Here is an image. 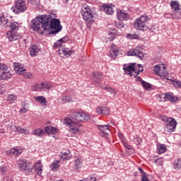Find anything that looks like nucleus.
Wrapping results in <instances>:
<instances>
[{"instance_id":"5701e85b","label":"nucleus","mask_w":181,"mask_h":181,"mask_svg":"<svg viewBox=\"0 0 181 181\" xmlns=\"http://www.w3.org/2000/svg\"><path fill=\"white\" fill-rule=\"evenodd\" d=\"M165 18L179 20L181 18V11H174L172 14H165Z\"/></svg>"},{"instance_id":"49530a36","label":"nucleus","mask_w":181,"mask_h":181,"mask_svg":"<svg viewBox=\"0 0 181 181\" xmlns=\"http://www.w3.org/2000/svg\"><path fill=\"white\" fill-rule=\"evenodd\" d=\"M127 39H138V35L136 34H127L126 36Z\"/></svg>"},{"instance_id":"c03bdc74","label":"nucleus","mask_w":181,"mask_h":181,"mask_svg":"<svg viewBox=\"0 0 181 181\" xmlns=\"http://www.w3.org/2000/svg\"><path fill=\"white\" fill-rule=\"evenodd\" d=\"M6 170H8V168L6 165H1L0 166V172H1L2 175H5L6 173Z\"/></svg>"},{"instance_id":"f03ea898","label":"nucleus","mask_w":181,"mask_h":181,"mask_svg":"<svg viewBox=\"0 0 181 181\" xmlns=\"http://www.w3.org/2000/svg\"><path fill=\"white\" fill-rule=\"evenodd\" d=\"M72 115H69L64 119V124L69 126V132L73 134H78L80 132V127L83 121H88L90 119V115L84 112H76L71 110Z\"/></svg>"},{"instance_id":"473e14b6","label":"nucleus","mask_w":181,"mask_h":181,"mask_svg":"<svg viewBox=\"0 0 181 181\" xmlns=\"http://www.w3.org/2000/svg\"><path fill=\"white\" fill-rule=\"evenodd\" d=\"M34 99L40 104H46V103H47V100H46L45 96H36Z\"/></svg>"},{"instance_id":"79ce46f5","label":"nucleus","mask_w":181,"mask_h":181,"mask_svg":"<svg viewBox=\"0 0 181 181\" xmlns=\"http://www.w3.org/2000/svg\"><path fill=\"white\" fill-rule=\"evenodd\" d=\"M119 53V49H112V52H110L111 57H112L115 56V57H118V54Z\"/></svg>"},{"instance_id":"864d4df0","label":"nucleus","mask_w":181,"mask_h":181,"mask_svg":"<svg viewBox=\"0 0 181 181\" xmlns=\"http://www.w3.org/2000/svg\"><path fill=\"white\" fill-rule=\"evenodd\" d=\"M155 163H156L158 166H160L163 165V160H162V158H158L155 160Z\"/></svg>"},{"instance_id":"39448f33","label":"nucleus","mask_w":181,"mask_h":181,"mask_svg":"<svg viewBox=\"0 0 181 181\" xmlns=\"http://www.w3.org/2000/svg\"><path fill=\"white\" fill-rule=\"evenodd\" d=\"M161 119L163 121V122H165V126L164 127L165 131L167 132H175L176 126L177 125V122H176V119L172 117H168L166 116H163Z\"/></svg>"},{"instance_id":"20e7f679","label":"nucleus","mask_w":181,"mask_h":181,"mask_svg":"<svg viewBox=\"0 0 181 181\" xmlns=\"http://www.w3.org/2000/svg\"><path fill=\"white\" fill-rule=\"evenodd\" d=\"M81 13L86 25H88L94 23V16H93V12L91 11L90 6L86 4L83 5Z\"/></svg>"},{"instance_id":"c756f323","label":"nucleus","mask_w":181,"mask_h":181,"mask_svg":"<svg viewBox=\"0 0 181 181\" xmlns=\"http://www.w3.org/2000/svg\"><path fill=\"white\" fill-rule=\"evenodd\" d=\"M61 159H62V160H69V159H71V153H70V151L67 150L64 152L62 155Z\"/></svg>"},{"instance_id":"f3484780","label":"nucleus","mask_w":181,"mask_h":181,"mask_svg":"<svg viewBox=\"0 0 181 181\" xmlns=\"http://www.w3.org/2000/svg\"><path fill=\"white\" fill-rule=\"evenodd\" d=\"M96 112L100 115H110V109L105 106H100L96 108Z\"/></svg>"},{"instance_id":"f257e3e1","label":"nucleus","mask_w":181,"mask_h":181,"mask_svg":"<svg viewBox=\"0 0 181 181\" xmlns=\"http://www.w3.org/2000/svg\"><path fill=\"white\" fill-rule=\"evenodd\" d=\"M32 28L35 32L42 34L46 30H49L51 35H56L62 30L60 20L52 18L50 16L42 15L32 20Z\"/></svg>"},{"instance_id":"8fccbe9b","label":"nucleus","mask_w":181,"mask_h":181,"mask_svg":"<svg viewBox=\"0 0 181 181\" xmlns=\"http://www.w3.org/2000/svg\"><path fill=\"white\" fill-rule=\"evenodd\" d=\"M141 84L146 90H148V88H151V83H148L147 82H145L144 81H142Z\"/></svg>"},{"instance_id":"6e6552de","label":"nucleus","mask_w":181,"mask_h":181,"mask_svg":"<svg viewBox=\"0 0 181 181\" xmlns=\"http://www.w3.org/2000/svg\"><path fill=\"white\" fill-rule=\"evenodd\" d=\"M154 73L160 77H166L168 76V70L165 64L156 65L153 68Z\"/></svg>"},{"instance_id":"09e8293b","label":"nucleus","mask_w":181,"mask_h":181,"mask_svg":"<svg viewBox=\"0 0 181 181\" xmlns=\"http://www.w3.org/2000/svg\"><path fill=\"white\" fill-rule=\"evenodd\" d=\"M9 69V66L5 65L4 64L0 63V71H5Z\"/></svg>"},{"instance_id":"0eeeda50","label":"nucleus","mask_w":181,"mask_h":181,"mask_svg":"<svg viewBox=\"0 0 181 181\" xmlns=\"http://www.w3.org/2000/svg\"><path fill=\"white\" fill-rule=\"evenodd\" d=\"M144 48L141 47H137L134 49H131L129 51L127 52V55L129 56H136V57H139V59H144L145 57V55L144 54Z\"/></svg>"},{"instance_id":"680f3d73","label":"nucleus","mask_w":181,"mask_h":181,"mask_svg":"<svg viewBox=\"0 0 181 181\" xmlns=\"http://www.w3.org/2000/svg\"><path fill=\"white\" fill-rule=\"evenodd\" d=\"M124 146H125V148H127V149H131V146L128 145L127 143L124 144Z\"/></svg>"},{"instance_id":"bb28decb","label":"nucleus","mask_w":181,"mask_h":181,"mask_svg":"<svg viewBox=\"0 0 181 181\" xmlns=\"http://www.w3.org/2000/svg\"><path fill=\"white\" fill-rule=\"evenodd\" d=\"M141 71H144V66H142V65L139 64L137 65V66L134 65L133 74L135 73V74H134L133 76H134V77H136Z\"/></svg>"},{"instance_id":"ea45409f","label":"nucleus","mask_w":181,"mask_h":181,"mask_svg":"<svg viewBox=\"0 0 181 181\" xmlns=\"http://www.w3.org/2000/svg\"><path fill=\"white\" fill-rule=\"evenodd\" d=\"M105 90L107 91L108 93H110V94H117V90L112 88V87H110V86L107 85L105 88Z\"/></svg>"},{"instance_id":"7ed1b4c3","label":"nucleus","mask_w":181,"mask_h":181,"mask_svg":"<svg viewBox=\"0 0 181 181\" xmlns=\"http://www.w3.org/2000/svg\"><path fill=\"white\" fill-rule=\"evenodd\" d=\"M149 21H151V18L148 16H141L140 18H136L134 20L135 29L137 30H142V32H146V30L149 29V30H152V32H153L155 28H150L148 25H146Z\"/></svg>"},{"instance_id":"9b49d317","label":"nucleus","mask_w":181,"mask_h":181,"mask_svg":"<svg viewBox=\"0 0 181 181\" xmlns=\"http://www.w3.org/2000/svg\"><path fill=\"white\" fill-rule=\"evenodd\" d=\"M117 18L118 21H128L129 19V13L121 9L117 11Z\"/></svg>"},{"instance_id":"4468645a","label":"nucleus","mask_w":181,"mask_h":181,"mask_svg":"<svg viewBox=\"0 0 181 181\" xmlns=\"http://www.w3.org/2000/svg\"><path fill=\"white\" fill-rule=\"evenodd\" d=\"M22 152H23V151L21 147H16L7 151V155H11V156H19V155H21Z\"/></svg>"},{"instance_id":"e433bc0d","label":"nucleus","mask_w":181,"mask_h":181,"mask_svg":"<svg viewBox=\"0 0 181 181\" xmlns=\"http://www.w3.org/2000/svg\"><path fill=\"white\" fill-rule=\"evenodd\" d=\"M45 134L43 129H37L33 132V135H37V136H42Z\"/></svg>"},{"instance_id":"f704fd0d","label":"nucleus","mask_w":181,"mask_h":181,"mask_svg":"<svg viewBox=\"0 0 181 181\" xmlns=\"http://www.w3.org/2000/svg\"><path fill=\"white\" fill-rule=\"evenodd\" d=\"M9 21L5 16H0V26L3 25V26H8Z\"/></svg>"},{"instance_id":"cd10ccee","label":"nucleus","mask_w":181,"mask_h":181,"mask_svg":"<svg viewBox=\"0 0 181 181\" xmlns=\"http://www.w3.org/2000/svg\"><path fill=\"white\" fill-rule=\"evenodd\" d=\"M12 74H11V71H9V68L6 70V71H4L0 77L1 78H2V80H8V78H11Z\"/></svg>"},{"instance_id":"dca6fc26","label":"nucleus","mask_w":181,"mask_h":181,"mask_svg":"<svg viewBox=\"0 0 181 181\" xmlns=\"http://www.w3.org/2000/svg\"><path fill=\"white\" fill-rule=\"evenodd\" d=\"M6 35L10 42H13V40H18V39L21 38V35L15 33V31H8Z\"/></svg>"},{"instance_id":"aec40b11","label":"nucleus","mask_w":181,"mask_h":181,"mask_svg":"<svg viewBox=\"0 0 181 181\" xmlns=\"http://www.w3.org/2000/svg\"><path fill=\"white\" fill-rule=\"evenodd\" d=\"M40 52V48L35 45H33L30 47V54L32 57L37 56V53Z\"/></svg>"},{"instance_id":"1a4fd4ad","label":"nucleus","mask_w":181,"mask_h":181,"mask_svg":"<svg viewBox=\"0 0 181 181\" xmlns=\"http://www.w3.org/2000/svg\"><path fill=\"white\" fill-rule=\"evenodd\" d=\"M14 70L18 74L23 76L25 78H32L33 76L29 72H26V69L16 66Z\"/></svg>"},{"instance_id":"9d476101","label":"nucleus","mask_w":181,"mask_h":181,"mask_svg":"<svg viewBox=\"0 0 181 181\" xmlns=\"http://www.w3.org/2000/svg\"><path fill=\"white\" fill-rule=\"evenodd\" d=\"M59 54L61 57H70V56L74 54V50L61 47L59 49Z\"/></svg>"},{"instance_id":"2eb2a0df","label":"nucleus","mask_w":181,"mask_h":181,"mask_svg":"<svg viewBox=\"0 0 181 181\" xmlns=\"http://www.w3.org/2000/svg\"><path fill=\"white\" fill-rule=\"evenodd\" d=\"M93 81L95 82V84L97 87H101L100 86V80H101V78H103V73L100 72V71H95L93 73Z\"/></svg>"},{"instance_id":"2f4dec72","label":"nucleus","mask_w":181,"mask_h":181,"mask_svg":"<svg viewBox=\"0 0 181 181\" xmlns=\"http://www.w3.org/2000/svg\"><path fill=\"white\" fill-rule=\"evenodd\" d=\"M18 100V96L16 95L11 94L7 96V101L10 103V104H13L15 101Z\"/></svg>"},{"instance_id":"6e6d98bb","label":"nucleus","mask_w":181,"mask_h":181,"mask_svg":"<svg viewBox=\"0 0 181 181\" xmlns=\"http://www.w3.org/2000/svg\"><path fill=\"white\" fill-rule=\"evenodd\" d=\"M45 131L47 134H51L52 126H47L45 127Z\"/></svg>"},{"instance_id":"c85d7f7f","label":"nucleus","mask_w":181,"mask_h":181,"mask_svg":"<svg viewBox=\"0 0 181 181\" xmlns=\"http://www.w3.org/2000/svg\"><path fill=\"white\" fill-rule=\"evenodd\" d=\"M112 32H110L108 33L109 36H110L109 37L110 40H114V39H115V37H117V36L118 35V33H117V30L115 28H110Z\"/></svg>"},{"instance_id":"423d86ee","label":"nucleus","mask_w":181,"mask_h":181,"mask_svg":"<svg viewBox=\"0 0 181 181\" xmlns=\"http://www.w3.org/2000/svg\"><path fill=\"white\" fill-rule=\"evenodd\" d=\"M15 7H11V10L14 13H21L28 9V4L25 0H15Z\"/></svg>"},{"instance_id":"72a5a7b5","label":"nucleus","mask_w":181,"mask_h":181,"mask_svg":"<svg viewBox=\"0 0 181 181\" xmlns=\"http://www.w3.org/2000/svg\"><path fill=\"white\" fill-rule=\"evenodd\" d=\"M173 166H174V169H175V170H179L180 169H181V159L178 158V159L175 160L174 161Z\"/></svg>"},{"instance_id":"b1692460","label":"nucleus","mask_w":181,"mask_h":181,"mask_svg":"<svg viewBox=\"0 0 181 181\" xmlns=\"http://www.w3.org/2000/svg\"><path fill=\"white\" fill-rule=\"evenodd\" d=\"M17 165L20 170H25L28 168V163H26V160L20 159L17 160Z\"/></svg>"},{"instance_id":"a19ab883","label":"nucleus","mask_w":181,"mask_h":181,"mask_svg":"<svg viewBox=\"0 0 181 181\" xmlns=\"http://www.w3.org/2000/svg\"><path fill=\"white\" fill-rule=\"evenodd\" d=\"M74 169H80V168H81V160H80V158H77L74 160Z\"/></svg>"},{"instance_id":"a18cd8bd","label":"nucleus","mask_w":181,"mask_h":181,"mask_svg":"<svg viewBox=\"0 0 181 181\" xmlns=\"http://www.w3.org/2000/svg\"><path fill=\"white\" fill-rule=\"evenodd\" d=\"M115 26L117 29H120V30H122L124 28H125V25L122 23L121 22H117L115 23Z\"/></svg>"},{"instance_id":"6ab92c4d","label":"nucleus","mask_w":181,"mask_h":181,"mask_svg":"<svg viewBox=\"0 0 181 181\" xmlns=\"http://www.w3.org/2000/svg\"><path fill=\"white\" fill-rule=\"evenodd\" d=\"M114 5L112 4H103V11L107 15H112L114 13Z\"/></svg>"},{"instance_id":"37998d69","label":"nucleus","mask_w":181,"mask_h":181,"mask_svg":"<svg viewBox=\"0 0 181 181\" xmlns=\"http://www.w3.org/2000/svg\"><path fill=\"white\" fill-rule=\"evenodd\" d=\"M41 87L42 88V91L43 90L46 89V90H50V88H52V85L46 83H41Z\"/></svg>"},{"instance_id":"052dcab7","label":"nucleus","mask_w":181,"mask_h":181,"mask_svg":"<svg viewBox=\"0 0 181 181\" xmlns=\"http://www.w3.org/2000/svg\"><path fill=\"white\" fill-rule=\"evenodd\" d=\"M90 180H87V181H96L97 178L95 177H90Z\"/></svg>"},{"instance_id":"4c0bfd02","label":"nucleus","mask_w":181,"mask_h":181,"mask_svg":"<svg viewBox=\"0 0 181 181\" xmlns=\"http://www.w3.org/2000/svg\"><path fill=\"white\" fill-rule=\"evenodd\" d=\"M9 28L11 30H18V29H19V23L16 21L11 23Z\"/></svg>"},{"instance_id":"7c9ffc66","label":"nucleus","mask_w":181,"mask_h":181,"mask_svg":"<svg viewBox=\"0 0 181 181\" xmlns=\"http://www.w3.org/2000/svg\"><path fill=\"white\" fill-rule=\"evenodd\" d=\"M51 170L53 172H56L60 168V165H59V160L54 161L49 166Z\"/></svg>"},{"instance_id":"ddd939ff","label":"nucleus","mask_w":181,"mask_h":181,"mask_svg":"<svg viewBox=\"0 0 181 181\" xmlns=\"http://www.w3.org/2000/svg\"><path fill=\"white\" fill-rule=\"evenodd\" d=\"M161 97L164 99V101H170L171 103H176L177 101V96H175L172 93H167L162 95Z\"/></svg>"},{"instance_id":"58836bf2","label":"nucleus","mask_w":181,"mask_h":181,"mask_svg":"<svg viewBox=\"0 0 181 181\" xmlns=\"http://www.w3.org/2000/svg\"><path fill=\"white\" fill-rule=\"evenodd\" d=\"M173 85L175 88H181V81L177 79L172 80Z\"/></svg>"},{"instance_id":"c9c22d12","label":"nucleus","mask_w":181,"mask_h":181,"mask_svg":"<svg viewBox=\"0 0 181 181\" xmlns=\"http://www.w3.org/2000/svg\"><path fill=\"white\" fill-rule=\"evenodd\" d=\"M157 150L160 154L165 153V151H166V146H165V144H160L157 146Z\"/></svg>"},{"instance_id":"e2e57ef3","label":"nucleus","mask_w":181,"mask_h":181,"mask_svg":"<svg viewBox=\"0 0 181 181\" xmlns=\"http://www.w3.org/2000/svg\"><path fill=\"white\" fill-rule=\"evenodd\" d=\"M139 172H140V173H144V170H142V168H139Z\"/></svg>"},{"instance_id":"3c124183","label":"nucleus","mask_w":181,"mask_h":181,"mask_svg":"<svg viewBox=\"0 0 181 181\" xmlns=\"http://www.w3.org/2000/svg\"><path fill=\"white\" fill-rule=\"evenodd\" d=\"M36 91H42V84L35 83L34 85Z\"/></svg>"},{"instance_id":"4be33fe9","label":"nucleus","mask_w":181,"mask_h":181,"mask_svg":"<svg viewBox=\"0 0 181 181\" xmlns=\"http://www.w3.org/2000/svg\"><path fill=\"white\" fill-rule=\"evenodd\" d=\"M170 7L173 11L181 12V6L177 1H170Z\"/></svg>"},{"instance_id":"a211bd4d","label":"nucleus","mask_w":181,"mask_h":181,"mask_svg":"<svg viewBox=\"0 0 181 181\" xmlns=\"http://www.w3.org/2000/svg\"><path fill=\"white\" fill-rule=\"evenodd\" d=\"M35 170L38 176H41L43 172V165L40 160L35 162L34 165Z\"/></svg>"},{"instance_id":"bf43d9fd","label":"nucleus","mask_w":181,"mask_h":181,"mask_svg":"<svg viewBox=\"0 0 181 181\" xmlns=\"http://www.w3.org/2000/svg\"><path fill=\"white\" fill-rule=\"evenodd\" d=\"M56 132H57V129L56 127H51V134H52V135H54V134H56Z\"/></svg>"},{"instance_id":"393cba45","label":"nucleus","mask_w":181,"mask_h":181,"mask_svg":"<svg viewBox=\"0 0 181 181\" xmlns=\"http://www.w3.org/2000/svg\"><path fill=\"white\" fill-rule=\"evenodd\" d=\"M76 98L73 96H62L61 98V103L62 104H67V103H74Z\"/></svg>"},{"instance_id":"603ef678","label":"nucleus","mask_w":181,"mask_h":181,"mask_svg":"<svg viewBox=\"0 0 181 181\" xmlns=\"http://www.w3.org/2000/svg\"><path fill=\"white\" fill-rule=\"evenodd\" d=\"M29 4L31 5H39L40 4V0H28Z\"/></svg>"},{"instance_id":"5fc2aeb1","label":"nucleus","mask_w":181,"mask_h":181,"mask_svg":"<svg viewBox=\"0 0 181 181\" xmlns=\"http://www.w3.org/2000/svg\"><path fill=\"white\" fill-rule=\"evenodd\" d=\"M69 41V36H65L59 40V42L61 43H66V42Z\"/></svg>"},{"instance_id":"0e129e2a","label":"nucleus","mask_w":181,"mask_h":181,"mask_svg":"<svg viewBox=\"0 0 181 181\" xmlns=\"http://www.w3.org/2000/svg\"><path fill=\"white\" fill-rule=\"evenodd\" d=\"M119 136H124V135H122V134L120 133Z\"/></svg>"},{"instance_id":"4d7b16f0","label":"nucleus","mask_w":181,"mask_h":181,"mask_svg":"<svg viewBox=\"0 0 181 181\" xmlns=\"http://www.w3.org/2000/svg\"><path fill=\"white\" fill-rule=\"evenodd\" d=\"M22 105H23V107L20 110V112H22L23 114H25V112H28V109L26 107H23L25 105V103H23Z\"/></svg>"},{"instance_id":"a878e982","label":"nucleus","mask_w":181,"mask_h":181,"mask_svg":"<svg viewBox=\"0 0 181 181\" xmlns=\"http://www.w3.org/2000/svg\"><path fill=\"white\" fill-rule=\"evenodd\" d=\"M110 126L108 125H98V129H99V131H100V132H102V134H104L105 135H108V134H110Z\"/></svg>"},{"instance_id":"13d9d810","label":"nucleus","mask_w":181,"mask_h":181,"mask_svg":"<svg viewBox=\"0 0 181 181\" xmlns=\"http://www.w3.org/2000/svg\"><path fill=\"white\" fill-rule=\"evenodd\" d=\"M24 170H25V172H28V175H30V173H33V168H29V166H27L26 169Z\"/></svg>"},{"instance_id":"412c9836","label":"nucleus","mask_w":181,"mask_h":181,"mask_svg":"<svg viewBox=\"0 0 181 181\" xmlns=\"http://www.w3.org/2000/svg\"><path fill=\"white\" fill-rule=\"evenodd\" d=\"M11 131L13 132H19V134H28V130L19 127V126H11L10 127Z\"/></svg>"},{"instance_id":"de8ad7c7","label":"nucleus","mask_w":181,"mask_h":181,"mask_svg":"<svg viewBox=\"0 0 181 181\" xmlns=\"http://www.w3.org/2000/svg\"><path fill=\"white\" fill-rule=\"evenodd\" d=\"M54 47L55 49L59 48V50H60V49H62V42L60 41V40H57L54 45Z\"/></svg>"},{"instance_id":"f8f14e48","label":"nucleus","mask_w":181,"mask_h":181,"mask_svg":"<svg viewBox=\"0 0 181 181\" xmlns=\"http://www.w3.org/2000/svg\"><path fill=\"white\" fill-rule=\"evenodd\" d=\"M135 63L132 64H124L123 66V70L126 74H129L131 77L134 76L133 71H134V66H135Z\"/></svg>"}]
</instances>
